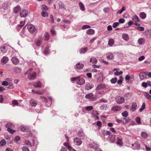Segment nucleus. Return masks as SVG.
I'll list each match as a JSON object with an SVG mask.
<instances>
[{
    "mask_svg": "<svg viewBox=\"0 0 151 151\" xmlns=\"http://www.w3.org/2000/svg\"><path fill=\"white\" fill-rule=\"evenodd\" d=\"M20 140V137L19 136H17L15 137L14 141L15 143L17 144H19V142Z\"/></svg>",
    "mask_w": 151,
    "mask_h": 151,
    "instance_id": "473e14b6",
    "label": "nucleus"
},
{
    "mask_svg": "<svg viewBox=\"0 0 151 151\" xmlns=\"http://www.w3.org/2000/svg\"><path fill=\"white\" fill-rule=\"evenodd\" d=\"M138 42L140 45L143 44L145 43V40L142 38L139 39L138 40Z\"/></svg>",
    "mask_w": 151,
    "mask_h": 151,
    "instance_id": "a19ab883",
    "label": "nucleus"
},
{
    "mask_svg": "<svg viewBox=\"0 0 151 151\" xmlns=\"http://www.w3.org/2000/svg\"><path fill=\"white\" fill-rule=\"evenodd\" d=\"M78 136L81 139H83L86 137V135L82 130H80L78 133Z\"/></svg>",
    "mask_w": 151,
    "mask_h": 151,
    "instance_id": "6e6552de",
    "label": "nucleus"
},
{
    "mask_svg": "<svg viewBox=\"0 0 151 151\" xmlns=\"http://www.w3.org/2000/svg\"><path fill=\"white\" fill-rule=\"evenodd\" d=\"M2 85L5 86H7L8 85V82L6 81H4L2 82Z\"/></svg>",
    "mask_w": 151,
    "mask_h": 151,
    "instance_id": "69168bd1",
    "label": "nucleus"
},
{
    "mask_svg": "<svg viewBox=\"0 0 151 151\" xmlns=\"http://www.w3.org/2000/svg\"><path fill=\"white\" fill-rule=\"evenodd\" d=\"M114 43V40L112 38H110L109 39L108 42V45L110 47H111L113 46Z\"/></svg>",
    "mask_w": 151,
    "mask_h": 151,
    "instance_id": "5701e85b",
    "label": "nucleus"
},
{
    "mask_svg": "<svg viewBox=\"0 0 151 151\" xmlns=\"http://www.w3.org/2000/svg\"><path fill=\"white\" fill-rule=\"evenodd\" d=\"M32 69H30L26 72L24 74H28L27 77L30 80H34L36 78V74L35 72H32Z\"/></svg>",
    "mask_w": 151,
    "mask_h": 151,
    "instance_id": "f257e3e1",
    "label": "nucleus"
},
{
    "mask_svg": "<svg viewBox=\"0 0 151 151\" xmlns=\"http://www.w3.org/2000/svg\"><path fill=\"white\" fill-rule=\"evenodd\" d=\"M30 103L33 106H35L37 104L36 101L33 99H31L30 100Z\"/></svg>",
    "mask_w": 151,
    "mask_h": 151,
    "instance_id": "c756f323",
    "label": "nucleus"
},
{
    "mask_svg": "<svg viewBox=\"0 0 151 151\" xmlns=\"http://www.w3.org/2000/svg\"><path fill=\"white\" fill-rule=\"evenodd\" d=\"M9 60V58L7 57L6 56H4L1 59V63L3 65L7 63Z\"/></svg>",
    "mask_w": 151,
    "mask_h": 151,
    "instance_id": "9d476101",
    "label": "nucleus"
},
{
    "mask_svg": "<svg viewBox=\"0 0 151 151\" xmlns=\"http://www.w3.org/2000/svg\"><path fill=\"white\" fill-rule=\"evenodd\" d=\"M43 39L41 36H39L35 41V43L38 46H40L42 42Z\"/></svg>",
    "mask_w": 151,
    "mask_h": 151,
    "instance_id": "423d86ee",
    "label": "nucleus"
},
{
    "mask_svg": "<svg viewBox=\"0 0 151 151\" xmlns=\"http://www.w3.org/2000/svg\"><path fill=\"white\" fill-rule=\"evenodd\" d=\"M125 10V8L124 6H123L121 9L120 10H119L117 12V13L119 14H121L122 12Z\"/></svg>",
    "mask_w": 151,
    "mask_h": 151,
    "instance_id": "37998d69",
    "label": "nucleus"
},
{
    "mask_svg": "<svg viewBox=\"0 0 151 151\" xmlns=\"http://www.w3.org/2000/svg\"><path fill=\"white\" fill-rule=\"evenodd\" d=\"M145 75H146L145 72L140 73L139 76L140 79L141 80H143L145 78Z\"/></svg>",
    "mask_w": 151,
    "mask_h": 151,
    "instance_id": "cd10ccee",
    "label": "nucleus"
},
{
    "mask_svg": "<svg viewBox=\"0 0 151 151\" xmlns=\"http://www.w3.org/2000/svg\"><path fill=\"white\" fill-rule=\"evenodd\" d=\"M106 87V85L104 84H100L98 85L96 88V89L100 90Z\"/></svg>",
    "mask_w": 151,
    "mask_h": 151,
    "instance_id": "aec40b11",
    "label": "nucleus"
},
{
    "mask_svg": "<svg viewBox=\"0 0 151 151\" xmlns=\"http://www.w3.org/2000/svg\"><path fill=\"white\" fill-rule=\"evenodd\" d=\"M48 48V47H47L45 49L44 52L45 55H47L49 53Z\"/></svg>",
    "mask_w": 151,
    "mask_h": 151,
    "instance_id": "09e8293b",
    "label": "nucleus"
},
{
    "mask_svg": "<svg viewBox=\"0 0 151 151\" xmlns=\"http://www.w3.org/2000/svg\"><path fill=\"white\" fill-rule=\"evenodd\" d=\"M85 83V80L83 78L79 79L77 82V83L80 85L84 84Z\"/></svg>",
    "mask_w": 151,
    "mask_h": 151,
    "instance_id": "4be33fe9",
    "label": "nucleus"
},
{
    "mask_svg": "<svg viewBox=\"0 0 151 151\" xmlns=\"http://www.w3.org/2000/svg\"><path fill=\"white\" fill-rule=\"evenodd\" d=\"M90 27H91L89 25H83L82 27V29H86L90 28Z\"/></svg>",
    "mask_w": 151,
    "mask_h": 151,
    "instance_id": "13d9d810",
    "label": "nucleus"
},
{
    "mask_svg": "<svg viewBox=\"0 0 151 151\" xmlns=\"http://www.w3.org/2000/svg\"><path fill=\"white\" fill-rule=\"evenodd\" d=\"M14 70L17 73H19L21 71V69L19 67H16L14 68Z\"/></svg>",
    "mask_w": 151,
    "mask_h": 151,
    "instance_id": "4c0bfd02",
    "label": "nucleus"
},
{
    "mask_svg": "<svg viewBox=\"0 0 151 151\" xmlns=\"http://www.w3.org/2000/svg\"><path fill=\"white\" fill-rule=\"evenodd\" d=\"M101 97V96H97L95 97L91 93L87 94L86 95L85 97L86 99L90 100L91 101L96 100L97 99Z\"/></svg>",
    "mask_w": 151,
    "mask_h": 151,
    "instance_id": "f03ea898",
    "label": "nucleus"
},
{
    "mask_svg": "<svg viewBox=\"0 0 151 151\" xmlns=\"http://www.w3.org/2000/svg\"><path fill=\"white\" fill-rule=\"evenodd\" d=\"M23 151H29V149L26 147H24L22 148Z\"/></svg>",
    "mask_w": 151,
    "mask_h": 151,
    "instance_id": "774afa93",
    "label": "nucleus"
},
{
    "mask_svg": "<svg viewBox=\"0 0 151 151\" xmlns=\"http://www.w3.org/2000/svg\"><path fill=\"white\" fill-rule=\"evenodd\" d=\"M6 127L7 128H14V125L10 123H7L6 125Z\"/></svg>",
    "mask_w": 151,
    "mask_h": 151,
    "instance_id": "c9c22d12",
    "label": "nucleus"
},
{
    "mask_svg": "<svg viewBox=\"0 0 151 151\" xmlns=\"http://www.w3.org/2000/svg\"><path fill=\"white\" fill-rule=\"evenodd\" d=\"M123 144L121 137H118L117 138V144L120 146H121Z\"/></svg>",
    "mask_w": 151,
    "mask_h": 151,
    "instance_id": "f3484780",
    "label": "nucleus"
},
{
    "mask_svg": "<svg viewBox=\"0 0 151 151\" xmlns=\"http://www.w3.org/2000/svg\"><path fill=\"white\" fill-rule=\"evenodd\" d=\"M94 31L92 29H89L86 31V33L88 35H93L94 33Z\"/></svg>",
    "mask_w": 151,
    "mask_h": 151,
    "instance_id": "c85d7f7f",
    "label": "nucleus"
},
{
    "mask_svg": "<svg viewBox=\"0 0 151 151\" xmlns=\"http://www.w3.org/2000/svg\"><path fill=\"white\" fill-rule=\"evenodd\" d=\"M121 109L120 107L119 106H115L111 108V110L114 111H118L120 110Z\"/></svg>",
    "mask_w": 151,
    "mask_h": 151,
    "instance_id": "a878e982",
    "label": "nucleus"
},
{
    "mask_svg": "<svg viewBox=\"0 0 151 151\" xmlns=\"http://www.w3.org/2000/svg\"><path fill=\"white\" fill-rule=\"evenodd\" d=\"M6 47L5 46H3L1 47V51L3 53H5L6 51Z\"/></svg>",
    "mask_w": 151,
    "mask_h": 151,
    "instance_id": "de8ad7c7",
    "label": "nucleus"
},
{
    "mask_svg": "<svg viewBox=\"0 0 151 151\" xmlns=\"http://www.w3.org/2000/svg\"><path fill=\"white\" fill-rule=\"evenodd\" d=\"M108 105L106 104H104L101 106L100 108L101 110H106L108 108Z\"/></svg>",
    "mask_w": 151,
    "mask_h": 151,
    "instance_id": "f704fd0d",
    "label": "nucleus"
},
{
    "mask_svg": "<svg viewBox=\"0 0 151 151\" xmlns=\"http://www.w3.org/2000/svg\"><path fill=\"white\" fill-rule=\"evenodd\" d=\"M59 8L61 9H65V6L63 4H61L59 5Z\"/></svg>",
    "mask_w": 151,
    "mask_h": 151,
    "instance_id": "864d4df0",
    "label": "nucleus"
},
{
    "mask_svg": "<svg viewBox=\"0 0 151 151\" xmlns=\"http://www.w3.org/2000/svg\"><path fill=\"white\" fill-rule=\"evenodd\" d=\"M87 47L81 49L80 50L79 52L80 53H84L87 51Z\"/></svg>",
    "mask_w": 151,
    "mask_h": 151,
    "instance_id": "ea45409f",
    "label": "nucleus"
},
{
    "mask_svg": "<svg viewBox=\"0 0 151 151\" xmlns=\"http://www.w3.org/2000/svg\"><path fill=\"white\" fill-rule=\"evenodd\" d=\"M93 86L94 85L92 83H89L86 84L85 89L87 90H88L93 88Z\"/></svg>",
    "mask_w": 151,
    "mask_h": 151,
    "instance_id": "ddd939ff",
    "label": "nucleus"
},
{
    "mask_svg": "<svg viewBox=\"0 0 151 151\" xmlns=\"http://www.w3.org/2000/svg\"><path fill=\"white\" fill-rule=\"evenodd\" d=\"M9 4L7 2H5L3 5V8L5 9H8Z\"/></svg>",
    "mask_w": 151,
    "mask_h": 151,
    "instance_id": "b1692460",
    "label": "nucleus"
},
{
    "mask_svg": "<svg viewBox=\"0 0 151 151\" xmlns=\"http://www.w3.org/2000/svg\"><path fill=\"white\" fill-rule=\"evenodd\" d=\"M110 133L111 132L109 131H107L106 130L104 131V135H110Z\"/></svg>",
    "mask_w": 151,
    "mask_h": 151,
    "instance_id": "5fc2aeb1",
    "label": "nucleus"
},
{
    "mask_svg": "<svg viewBox=\"0 0 151 151\" xmlns=\"http://www.w3.org/2000/svg\"><path fill=\"white\" fill-rule=\"evenodd\" d=\"M106 57L108 59L112 60L114 58V54L112 53H108L106 54Z\"/></svg>",
    "mask_w": 151,
    "mask_h": 151,
    "instance_id": "4468645a",
    "label": "nucleus"
},
{
    "mask_svg": "<svg viewBox=\"0 0 151 151\" xmlns=\"http://www.w3.org/2000/svg\"><path fill=\"white\" fill-rule=\"evenodd\" d=\"M74 142L77 145H80L82 143V141L78 137L75 138L73 140Z\"/></svg>",
    "mask_w": 151,
    "mask_h": 151,
    "instance_id": "1a4fd4ad",
    "label": "nucleus"
},
{
    "mask_svg": "<svg viewBox=\"0 0 151 151\" xmlns=\"http://www.w3.org/2000/svg\"><path fill=\"white\" fill-rule=\"evenodd\" d=\"M8 86L7 87L8 88L12 89L14 87L12 84L11 83H8Z\"/></svg>",
    "mask_w": 151,
    "mask_h": 151,
    "instance_id": "338daca9",
    "label": "nucleus"
},
{
    "mask_svg": "<svg viewBox=\"0 0 151 151\" xmlns=\"http://www.w3.org/2000/svg\"><path fill=\"white\" fill-rule=\"evenodd\" d=\"M21 10L20 6H17V7H15L14 9V13H17L19 12Z\"/></svg>",
    "mask_w": 151,
    "mask_h": 151,
    "instance_id": "7c9ffc66",
    "label": "nucleus"
},
{
    "mask_svg": "<svg viewBox=\"0 0 151 151\" xmlns=\"http://www.w3.org/2000/svg\"><path fill=\"white\" fill-rule=\"evenodd\" d=\"M49 38L50 36L48 33L47 32H45L44 35V40H48L49 39Z\"/></svg>",
    "mask_w": 151,
    "mask_h": 151,
    "instance_id": "bb28decb",
    "label": "nucleus"
},
{
    "mask_svg": "<svg viewBox=\"0 0 151 151\" xmlns=\"http://www.w3.org/2000/svg\"><path fill=\"white\" fill-rule=\"evenodd\" d=\"M146 104L145 103H143L141 108L139 110V112H141L145 108Z\"/></svg>",
    "mask_w": 151,
    "mask_h": 151,
    "instance_id": "e433bc0d",
    "label": "nucleus"
},
{
    "mask_svg": "<svg viewBox=\"0 0 151 151\" xmlns=\"http://www.w3.org/2000/svg\"><path fill=\"white\" fill-rule=\"evenodd\" d=\"M79 5L81 10L82 11H84L85 8L83 3L81 2H80L79 4Z\"/></svg>",
    "mask_w": 151,
    "mask_h": 151,
    "instance_id": "72a5a7b5",
    "label": "nucleus"
},
{
    "mask_svg": "<svg viewBox=\"0 0 151 151\" xmlns=\"http://www.w3.org/2000/svg\"><path fill=\"white\" fill-rule=\"evenodd\" d=\"M24 25V21L22 22L21 21L20 22V24L18 25V26L19 27H23Z\"/></svg>",
    "mask_w": 151,
    "mask_h": 151,
    "instance_id": "4d7b16f0",
    "label": "nucleus"
},
{
    "mask_svg": "<svg viewBox=\"0 0 151 151\" xmlns=\"http://www.w3.org/2000/svg\"><path fill=\"white\" fill-rule=\"evenodd\" d=\"M117 79L116 78H112L111 79L110 81L112 83L114 84L117 81Z\"/></svg>",
    "mask_w": 151,
    "mask_h": 151,
    "instance_id": "3c124183",
    "label": "nucleus"
},
{
    "mask_svg": "<svg viewBox=\"0 0 151 151\" xmlns=\"http://www.w3.org/2000/svg\"><path fill=\"white\" fill-rule=\"evenodd\" d=\"M135 121L138 124H141V119L140 117H137L135 119Z\"/></svg>",
    "mask_w": 151,
    "mask_h": 151,
    "instance_id": "79ce46f5",
    "label": "nucleus"
},
{
    "mask_svg": "<svg viewBox=\"0 0 151 151\" xmlns=\"http://www.w3.org/2000/svg\"><path fill=\"white\" fill-rule=\"evenodd\" d=\"M42 9L44 10H47L48 9V8L47 6L45 5H42Z\"/></svg>",
    "mask_w": 151,
    "mask_h": 151,
    "instance_id": "6e6d98bb",
    "label": "nucleus"
},
{
    "mask_svg": "<svg viewBox=\"0 0 151 151\" xmlns=\"http://www.w3.org/2000/svg\"><path fill=\"white\" fill-rule=\"evenodd\" d=\"M7 130L10 133L12 134H13L15 132V130H13V129H11V128H7Z\"/></svg>",
    "mask_w": 151,
    "mask_h": 151,
    "instance_id": "8fccbe9b",
    "label": "nucleus"
},
{
    "mask_svg": "<svg viewBox=\"0 0 151 151\" xmlns=\"http://www.w3.org/2000/svg\"><path fill=\"white\" fill-rule=\"evenodd\" d=\"M115 140V136L114 135H112L109 136V141L110 142L112 143Z\"/></svg>",
    "mask_w": 151,
    "mask_h": 151,
    "instance_id": "a211bd4d",
    "label": "nucleus"
},
{
    "mask_svg": "<svg viewBox=\"0 0 151 151\" xmlns=\"http://www.w3.org/2000/svg\"><path fill=\"white\" fill-rule=\"evenodd\" d=\"M25 143L26 145L29 146H31V143L29 140H26L25 141Z\"/></svg>",
    "mask_w": 151,
    "mask_h": 151,
    "instance_id": "e2e57ef3",
    "label": "nucleus"
},
{
    "mask_svg": "<svg viewBox=\"0 0 151 151\" xmlns=\"http://www.w3.org/2000/svg\"><path fill=\"white\" fill-rule=\"evenodd\" d=\"M90 62L93 64H95L97 63V60L94 57H92L90 60Z\"/></svg>",
    "mask_w": 151,
    "mask_h": 151,
    "instance_id": "412c9836",
    "label": "nucleus"
},
{
    "mask_svg": "<svg viewBox=\"0 0 151 151\" xmlns=\"http://www.w3.org/2000/svg\"><path fill=\"white\" fill-rule=\"evenodd\" d=\"M116 103L118 104H122L124 101V98L120 96H119L116 98Z\"/></svg>",
    "mask_w": 151,
    "mask_h": 151,
    "instance_id": "39448f33",
    "label": "nucleus"
},
{
    "mask_svg": "<svg viewBox=\"0 0 151 151\" xmlns=\"http://www.w3.org/2000/svg\"><path fill=\"white\" fill-rule=\"evenodd\" d=\"M6 144V142L4 139H2L0 142V146H3L5 145Z\"/></svg>",
    "mask_w": 151,
    "mask_h": 151,
    "instance_id": "49530a36",
    "label": "nucleus"
},
{
    "mask_svg": "<svg viewBox=\"0 0 151 151\" xmlns=\"http://www.w3.org/2000/svg\"><path fill=\"white\" fill-rule=\"evenodd\" d=\"M139 16L141 19H144L146 17V14L144 12H142L140 13Z\"/></svg>",
    "mask_w": 151,
    "mask_h": 151,
    "instance_id": "393cba45",
    "label": "nucleus"
},
{
    "mask_svg": "<svg viewBox=\"0 0 151 151\" xmlns=\"http://www.w3.org/2000/svg\"><path fill=\"white\" fill-rule=\"evenodd\" d=\"M75 68L77 69L80 70L82 69L84 66V65L82 63H78L75 65Z\"/></svg>",
    "mask_w": 151,
    "mask_h": 151,
    "instance_id": "dca6fc26",
    "label": "nucleus"
},
{
    "mask_svg": "<svg viewBox=\"0 0 151 151\" xmlns=\"http://www.w3.org/2000/svg\"><path fill=\"white\" fill-rule=\"evenodd\" d=\"M41 14L44 17H46L48 16V14L46 12H42Z\"/></svg>",
    "mask_w": 151,
    "mask_h": 151,
    "instance_id": "0e129e2a",
    "label": "nucleus"
},
{
    "mask_svg": "<svg viewBox=\"0 0 151 151\" xmlns=\"http://www.w3.org/2000/svg\"><path fill=\"white\" fill-rule=\"evenodd\" d=\"M140 148V145L139 143L137 142L133 144V149L134 150L139 149Z\"/></svg>",
    "mask_w": 151,
    "mask_h": 151,
    "instance_id": "9b49d317",
    "label": "nucleus"
},
{
    "mask_svg": "<svg viewBox=\"0 0 151 151\" xmlns=\"http://www.w3.org/2000/svg\"><path fill=\"white\" fill-rule=\"evenodd\" d=\"M132 24V21H130L128 23V25L127 26L126 25V26H124V27H128L130 26Z\"/></svg>",
    "mask_w": 151,
    "mask_h": 151,
    "instance_id": "052dcab7",
    "label": "nucleus"
},
{
    "mask_svg": "<svg viewBox=\"0 0 151 151\" xmlns=\"http://www.w3.org/2000/svg\"><path fill=\"white\" fill-rule=\"evenodd\" d=\"M11 60L12 63L15 65H17L19 63V59L16 57H12Z\"/></svg>",
    "mask_w": 151,
    "mask_h": 151,
    "instance_id": "f8f14e48",
    "label": "nucleus"
},
{
    "mask_svg": "<svg viewBox=\"0 0 151 151\" xmlns=\"http://www.w3.org/2000/svg\"><path fill=\"white\" fill-rule=\"evenodd\" d=\"M93 109V107L92 106H88L86 107L85 109L87 111H90Z\"/></svg>",
    "mask_w": 151,
    "mask_h": 151,
    "instance_id": "603ef678",
    "label": "nucleus"
},
{
    "mask_svg": "<svg viewBox=\"0 0 151 151\" xmlns=\"http://www.w3.org/2000/svg\"><path fill=\"white\" fill-rule=\"evenodd\" d=\"M141 135L143 138L144 139L147 138L148 136V134L145 132H142L141 134Z\"/></svg>",
    "mask_w": 151,
    "mask_h": 151,
    "instance_id": "2f4dec72",
    "label": "nucleus"
},
{
    "mask_svg": "<svg viewBox=\"0 0 151 151\" xmlns=\"http://www.w3.org/2000/svg\"><path fill=\"white\" fill-rule=\"evenodd\" d=\"M33 85L35 87L37 88H41L42 86V84L40 81L35 82Z\"/></svg>",
    "mask_w": 151,
    "mask_h": 151,
    "instance_id": "2eb2a0df",
    "label": "nucleus"
},
{
    "mask_svg": "<svg viewBox=\"0 0 151 151\" xmlns=\"http://www.w3.org/2000/svg\"><path fill=\"white\" fill-rule=\"evenodd\" d=\"M119 24V23L118 22H116L114 23L112 25L113 27L115 28H116L117 26H118Z\"/></svg>",
    "mask_w": 151,
    "mask_h": 151,
    "instance_id": "680f3d73",
    "label": "nucleus"
},
{
    "mask_svg": "<svg viewBox=\"0 0 151 151\" xmlns=\"http://www.w3.org/2000/svg\"><path fill=\"white\" fill-rule=\"evenodd\" d=\"M122 37L124 40L127 41L129 40V37L127 34L124 33L122 34Z\"/></svg>",
    "mask_w": 151,
    "mask_h": 151,
    "instance_id": "6ab92c4d",
    "label": "nucleus"
},
{
    "mask_svg": "<svg viewBox=\"0 0 151 151\" xmlns=\"http://www.w3.org/2000/svg\"><path fill=\"white\" fill-rule=\"evenodd\" d=\"M145 96L148 99L151 101V96L148 93L145 92Z\"/></svg>",
    "mask_w": 151,
    "mask_h": 151,
    "instance_id": "58836bf2",
    "label": "nucleus"
},
{
    "mask_svg": "<svg viewBox=\"0 0 151 151\" xmlns=\"http://www.w3.org/2000/svg\"><path fill=\"white\" fill-rule=\"evenodd\" d=\"M92 145V147L94 149H96V148H98V145L94 142H93Z\"/></svg>",
    "mask_w": 151,
    "mask_h": 151,
    "instance_id": "bf43d9fd",
    "label": "nucleus"
},
{
    "mask_svg": "<svg viewBox=\"0 0 151 151\" xmlns=\"http://www.w3.org/2000/svg\"><path fill=\"white\" fill-rule=\"evenodd\" d=\"M136 28L139 31H144L145 28L144 27H140V26H136Z\"/></svg>",
    "mask_w": 151,
    "mask_h": 151,
    "instance_id": "a18cd8bd",
    "label": "nucleus"
},
{
    "mask_svg": "<svg viewBox=\"0 0 151 151\" xmlns=\"http://www.w3.org/2000/svg\"><path fill=\"white\" fill-rule=\"evenodd\" d=\"M128 112L127 111H124L122 113V116L124 117H126L128 116Z\"/></svg>",
    "mask_w": 151,
    "mask_h": 151,
    "instance_id": "c03bdc74",
    "label": "nucleus"
},
{
    "mask_svg": "<svg viewBox=\"0 0 151 151\" xmlns=\"http://www.w3.org/2000/svg\"><path fill=\"white\" fill-rule=\"evenodd\" d=\"M27 28L29 31L31 33L34 34L36 33L37 29L34 25L32 24H29L27 26Z\"/></svg>",
    "mask_w": 151,
    "mask_h": 151,
    "instance_id": "7ed1b4c3",
    "label": "nucleus"
},
{
    "mask_svg": "<svg viewBox=\"0 0 151 151\" xmlns=\"http://www.w3.org/2000/svg\"><path fill=\"white\" fill-rule=\"evenodd\" d=\"M28 13V10L27 9H24L20 13V15L21 17H24L27 16Z\"/></svg>",
    "mask_w": 151,
    "mask_h": 151,
    "instance_id": "0eeeda50",
    "label": "nucleus"
},
{
    "mask_svg": "<svg viewBox=\"0 0 151 151\" xmlns=\"http://www.w3.org/2000/svg\"><path fill=\"white\" fill-rule=\"evenodd\" d=\"M140 20L138 17L136 15L134 16L133 18V24L136 26H140V24L137 23L139 22Z\"/></svg>",
    "mask_w": 151,
    "mask_h": 151,
    "instance_id": "20e7f679",
    "label": "nucleus"
}]
</instances>
